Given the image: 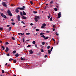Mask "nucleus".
Wrapping results in <instances>:
<instances>
[{"label": "nucleus", "mask_w": 76, "mask_h": 76, "mask_svg": "<svg viewBox=\"0 0 76 76\" xmlns=\"http://www.w3.org/2000/svg\"><path fill=\"white\" fill-rule=\"evenodd\" d=\"M33 13H34V14H36V13H37V12L34 11H33Z\"/></svg>", "instance_id": "23"}, {"label": "nucleus", "mask_w": 76, "mask_h": 76, "mask_svg": "<svg viewBox=\"0 0 76 76\" xmlns=\"http://www.w3.org/2000/svg\"><path fill=\"white\" fill-rule=\"evenodd\" d=\"M36 31H39V29H36Z\"/></svg>", "instance_id": "38"}, {"label": "nucleus", "mask_w": 76, "mask_h": 76, "mask_svg": "<svg viewBox=\"0 0 76 76\" xmlns=\"http://www.w3.org/2000/svg\"><path fill=\"white\" fill-rule=\"evenodd\" d=\"M58 16L57 19H58V18L59 19L61 17V12H59V13L58 14Z\"/></svg>", "instance_id": "6"}, {"label": "nucleus", "mask_w": 76, "mask_h": 76, "mask_svg": "<svg viewBox=\"0 0 76 76\" xmlns=\"http://www.w3.org/2000/svg\"><path fill=\"white\" fill-rule=\"evenodd\" d=\"M40 35H42L43 34L42 33H40Z\"/></svg>", "instance_id": "39"}, {"label": "nucleus", "mask_w": 76, "mask_h": 76, "mask_svg": "<svg viewBox=\"0 0 76 76\" xmlns=\"http://www.w3.org/2000/svg\"><path fill=\"white\" fill-rule=\"evenodd\" d=\"M12 60H13V59H12V58H10L9 60V61H12Z\"/></svg>", "instance_id": "15"}, {"label": "nucleus", "mask_w": 76, "mask_h": 76, "mask_svg": "<svg viewBox=\"0 0 76 76\" xmlns=\"http://www.w3.org/2000/svg\"><path fill=\"white\" fill-rule=\"evenodd\" d=\"M50 19H53V18L51 17L50 18Z\"/></svg>", "instance_id": "61"}, {"label": "nucleus", "mask_w": 76, "mask_h": 76, "mask_svg": "<svg viewBox=\"0 0 76 76\" xmlns=\"http://www.w3.org/2000/svg\"><path fill=\"white\" fill-rule=\"evenodd\" d=\"M7 63H6L5 64V66H7Z\"/></svg>", "instance_id": "59"}, {"label": "nucleus", "mask_w": 76, "mask_h": 76, "mask_svg": "<svg viewBox=\"0 0 76 76\" xmlns=\"http://www.w3.org/2000/svg\"><path fill=\"white\" fill-rule=\"evenodd\" d=\"M6 4V2H3L2 3V4L3 6L5 4Z\"/></svg>", "instance_id": "17"}, {"label": "nucleus", "mask_w": 76, "mask_h": 76, "mask_svg": "<svg viewBox=\"0 0 76 76\" xmlns=\"http://www.w3.org/2000/svg\"><path fill=\"white\" fill-rule=\"evenodd\" d=\"M35 43H36V42H35V41H34L32 42L33 44H35Z\"/></svg>", "instance_id": "26"}, {"label": "nucleus", "mask_w": 76, "mask_h": 76, "mask_svg": "<svg viewBox=\"0 0 76 76\" xmlns=\"http://www.w3.org/2000/svg\"><path fill=\"white\" fill-rule=\"evenodd\" d=\"M24 41H25V39L23 38V42H24Z\"/></svg>", "instance_id": "56"}, {"label": "nucleus", "mask_w": 76, "mask_h": 76, "mask_svg": "<svg viewBox=\"0 0 76 76\" xmlns=\"http://www.w3.org/2000/svg\"><path fill=\"white\" fill-rule=\"evenodd\" d=\"M12 39L13 40H15V38L13 37H12Z\"/></svg>", "instance_id": "35"}, {"label": "nucleus", "mask_w": 76, "mask_h": 76, "mask_svg": "<svg viewBox=\"0 0 76 76\" xmlns=\"http://www.w3.org/2000/svg\"><path fill=\"white\" fill-rule=\"evenodd\" d=\"M30 3H31V5H32V4H33L32 1H30Z\"/></svg>", "instance_id": "24"}, {"label": "nucleus", "mask_w": 76, "mask_h": 76, "mask_svg": "<svg viewBox=\"0 0 76 76\" xmlns=\"http://www.w3.org/2000/svg\"><path fill=\"white\" fill-rule=\"evenodd\" d=\"M25 8V7L24 6H23L22 7H18L17 8L15 9V12L16 13H19V11L18 9H19L20 10H24Z\"/></svg>", "instance_id": "1"}, {"label": "nucleus", "mask_w": 76, "mask_h": 76, "mask_svg": "<svg viewBox=\"0 0 76 76\" xmlns=\"http://www.w3.org/2000/svg\"><path fill=\"white\" fill-rule=\"evenodd\" d=\"M7 12L8 14L9 15V16H12V14L11 13V12H10V10H8V11H7Z\"/></svg>", "instance_id": "2"}, {"label": "nucleus", "mask_w": 76, "mask_h": 76, "mask_svg": "<svg viewBox=\"0 0 76 76\" xmlns=\"http://www.w3.org/2000/svg\"><path fill=\"white\" fill-rule=\"evenodd\" d=\"M3 6H4V7H7V5L5 4L3 5Z\"/></svg>", "instance_id": "29"}, {"label": "nucleus", "mask_w": 76, "mask_h": 76, "mask_svg": "<svg viewBox=\"0 0 76 76\" xmlns=\"http://www.w3.org/2000/svg\"><path fill=\"white\" fill-rule=\"evenodd\" d=\"M21 35H24V33H22V34H21Z\"/></svg>", "instance_id": "58"}, {"label": "nucleus", "mask_w": 76, "mask_h": 76, "mask_svg": "<svg viewBox=\"0 0 76 76\" xmlns=\"http://www.w3.org/2000/svg\"><path fill=\"white\" fill-rule=\"evenodd\" d=\"M31 47V45H28V46H27V47L28 48V47Z\"/></svg>", "instance_id": "46"}, {"label": "nucleus", "mask_w": 76, "mask_h": 76, "mask_svg": "<svg viewBox=\"0 0 76 76\" xmlns=\"http://www.w3.org/2000/svg\"><path fill=\"white\" fill-rule=\"evenodd\" d=\"M21 59L22 60H25V59H24L22 57L21 58Z\"/></svg>", "instance_id": "31"}, {"label": "nucleus", "mask_w": 76, "mask_h": 76, "mask_svg": "<svg viewBox=\"0 0 76 76\" xmlns=\"http://www.w3.org/2000/svg\"><path fill=\"white\" fill-rule=\"evenodd\" d=\"M20 15H21V16H23V13H22V12H20Z\"/></svg>", "instance_id": "14"}, {"label": "nucleus", "mask_w": 76, "mask_h": 76, "mask_svg": "<svg viewBox=\"0 0 76 76\" xmlns=\"http://www.w3.org/2000/svg\"><path fill=\"white\" fill-rule=\"evenodd\" d=\"M0 76H4V75H0Z\"/></svg>", "instance_id": "64"}, {"label": "nucleus", "mask_w": 76, "mask_h": 76, "mask_svg": "<svg viewBox=\"0 0 76 76\" xmlns=\"http://www.w3.org/2000/svg\"><path fill=\"white\" fill-rule=\"evenodd\" d=\"M13 6V4L11 5V6Z\"/></svg>", "instance_id": "62"}, {"label": "nucleus", "mask_w": 76, "mask_h": 76, "mask_svg": "<svg viewBox=\"0 0 76 76\" xmlns=\"http://www.w3.org/2000/svg\"><path fill=\"white\" fill-rule=\"evenodd\" d=\"M15 56V57H18V56H19V54H18V53H17L16 54Z\"/></svg>", "instance_id": "16"}, {"label": "nucleus", "mask_w": 76, "mask_h": 76, "mask_svg": "<svg viewBox=\"0 0 76 76\" xmlns=\"http://www.w3.org/2000/svg\"><path fill=\"white\" fill-rule=\"evenodd\" d=\"M48 56H47V55H45V58H46Z\"/></svg>", "instance_id": "40"}, {"label": "nucleus", "mask_w": 76, "mask_h": 76, "mask_svg": "<svg viewBox=\"0 0 76 76\" xmlns=\"http://www.w3.org/2000/svg\"><path fill=\"white\" fill-rule=\"evenodd\" d=\"M48 4H45V5L46 6H48Z\"/></svg>", "instance_id": "60"}, {"label": "nucleus", "mask_w": 76, "mask_h": 76, "mask_svg": "<svg viewBox=\"0 0 76 76\" xmlns=\"http://www.w3.org/2000/svg\"><path fill=\"white\" fill-rule=\"evenodd\" d=\"M41 52H42V53H43V52H44V50H43V49H42L41 50Z\"/></svg>", "instance_id": "45"}, {"label": "nucleus", "mask_w": 76, "mask_h": 76, "mask_svg": "<svg viewBox=\"0 0 76 76\" xmlns=\"http://www.w3.org/2000/svg\"><path fill=\"white\" fill-rule=\"evenodd\" d=\"M9 26H10V25H7V27H9Z\"/></svg>", "instance_id": "49"}, {"label": "nucleus", "mask_w": 76, "mask_h": 76, "mask_svg": "<svg viewBox=\"0 0 76 76\" xmlns=\"http://www.w3.org/2000/svg\"><path fill=\"white\" fill-rule=\"evenodd\" d=\"M29 53L30 54H32L33 53V51H32V50H30L29 51Z\"/></svg>", "instance_id": "8"}, {"label": "nucleus", "mask_w": 76, "mask_h": 76, "mask_svg": "<svg viewBox=\"0 0 76 76\" xmlns=\"http://www.w3.org/2000/svg\"><path fill=\"white\" fill-rule=\"evenodd\" d=\"M16 50H14V51H13L12 53L13 54H15V53H16Z\"/></svg>", "instance_id": "21"}, {"label": "nucleus", "mask_w": 76, "mask_h": 76, "mask_svg": "<svg viewBox=\"0 0 76 76\" xmlns=\"http://www.w3.org/2000/svg\"><path fill=\"white\" fill-rule=\"evenodd\" d=\"M30 25H31V26H32V25H34V24H33V23H31Z\"/></svg>", "instance_id": "44"}, {"label": "nucleus", "mask_w": 76, "mask_h": 76, "mask_svg": "<svg viewBox=\"0 0 76 76\" xmlns=\"http://www.w3.org/2000/svg\"><path fill=\"white\" fill-rule=\"evenodd\" d=\"M1 16H2V17H3V18H4L5 19H7V17H6V16L5 15H4L3 13H1Z\"/></svg>", "instance_id": "4"}, {"label": "nucleus", "mask_w": 76, "mask_h": 76, "mask_svg": "<svg viewBox=\"0 0 76 76\" xmlns=\"http://www.w3.org/2000/svg\"><path fill=\"white\" fill-rule=\"evenodd\" d=\"M11 21H12V22H13L14 21V20H13V19H12L11 20Z\"/></svg>", "instance_id": "53"}, {"label": "nucleus", "mask_w": 76, "mask_h": 76, "mask_svg": "<svg viewBox=\"0 0 76 76\" xmlns=\"http://www.w3.org/2000/svg\"><path fill=\"white\" fill-rule=\"evenodd\" d=\"M18 35H22V33H18Z\"/></svg>", "instance_id": "33"}, {"label": "nucleus", "mask_w": 76, "mask_h": 76, "mask_svg": "<svg viewBox=\"0 0 76 76\" xmlns=\"http://www.w3.org/2000/svg\"><path fill=\"white\" fill-rule=\"evenodd\" d=\"M11 28H12L11 27H9L8 28V30L9 31H10L11 30Z\"/></svg>", "instance_id": "22"}, {"label": "nucleus", "mask_w": 76, "mask_h": 76, "mask_svg": "<svg viewBox=\"0 0 76 76\" xmlns=\"http://www.w3.org/2000/svg\"><path fill=\"white\" fill-rule=\"evenodd\" d=\"M53 28H55V25H53Z\"/></svg>", "instance_id": "48"}, {"label": "nucleus", "mask_w": 76, "mask_h": 76, "mask_svg": "<svg viewBox=\"0 0 76 76\" xmlns=\"http://www.w3.org/2000/svg\"><path fill=\"white\" fill-rule=\"evenodd\" d=\"M18 19H20V16L18 15L17 17Z\"/></svg>", "instance_id": "18"}, {"label": "nucleus", "mask_w": 76, "mask_h": 76, "mask_svg": "<svg viewBox=\"0 0 76 76\" xmlns=\"http://www.w3.org/2000/svg\"><path fill=\"white\" fill-rule=\"evenodd\" d=\"M40 19V17L39 16H35L34 19Z\"/></svg>", "instance_id": "7"}, {"label": "nucleus", "mask_w": 76, "mask_h": 76, "mask_svg": "<svg viewBox=\"0 0 76 76\" xmlns=\"http://www.w3.org/2000/svg\"><path fill=\"white\" fill-rule=\"evenodd\" d=\"M54 10L56 12L57 11V8H54Z\"/></svg>", "instance_id": "27"}, {"label": "nucleus", "mask_w": 76, "mask_h": 76, "mask_svg": "<svg viewBox=\"0 0 76 76\" xmlns=\"http://www.w3.org/2000/svg\"><path fill=\"white\" fill-rule=\"evenodd\" d=\"M42 44L43 45H45V42H42Z\"/></svg>", "instance_id": "19"}, {"label": "nucleus", "mask_w": 76, "mask_h": 76, "mask_svg": "<svg viewBox=\"0 0 76 76\" xmlns=\"http://www.w3.org/2000/svg\"><path fill=\"white\" fill-rule=\"evenodd\" d=\"M22 16V18L23 19H26V17H25V16L23 15Z\"/></svg>", "instance_id": "11"}, {"label": "nucleus", "mask_w": 76, "mask_h": 76, "mask_svg": "<svg viewBox=\"0 0 76 76\" xmlns=\"http://www.w3.org/2000/svg\"><path fill=\"white\" fill-rule=\"evenodd\" d=\"M46 32H47V33H49V32H50V31H46Z\"/></svg>", "instance_id": "54"}, {"label": "nucleus", "mask_w": 76, "mask_h": 76, "mask_svg": "<svg viewBox=\"0 0 76 76\" xmlns=\"http://www.w3.org/2000/svg\"><path fill=\"white\" fill-rule=\"evenodd\" d=\"M21 23H23V24H25V23L23 21H22L21 22Z\"/></svg>", "instance_id": "34"}, {"label": "nucleus", "mask_w": 76, "mask_h": 76, "mask_svg": "<svg viewBox=\"0 0 76 76\" xmlns=\"http://www.w3.org/2000/svg\"><path fill=\"white\" fill-rule=\"evenodd\" d=\"M56 34L58 36V34L57 33V32L56 33Z\"/></svg>", "instance_id": "47"}, {"label": "nucleus", "mask_w": 76, "mask_h": 76, "mask_svg": "<svg viewBox=\"0 0 76 76\" xmlns=\"http://www.w3.org/2000/svg\"><path fill=\"white\" fill-rule=\"evenodd\" d=\"M52 40L54 42L55 41V39L53 38H52Z\"/></svg>", "instance_id": "52"}, {"label": "nucleus", "mask_w": 76, "mask_h": 76, "mask_svg": "<svg viewBox=\"0 0 76 76\" xmlns=\"http://www.w3.org/2000/svg\"><path fill=\"white\" fill-rule=\"evenodd\" d=\"M5 51L7 52L9 51V48H8V47L6 48V49L5 50Z\"/></svg>", "instance_id": "9"}, {"label": "nucleus", "mask_w": 76, "mask_h": 76, "mask_svg": "<svg viewBox=\"0 0 76 76\" xmlns=\"http://www.w3.org/2000/svg\"><path fill=\"white\" fill-rule=\"evenodd\" d=\"M47 25L45 23H44L42 25V26L41 27V28H42V29H44V28H45V26Z\"/></svg>", "instance_id": "3"}, {"label": "nucleus", "mask_w": 76, "mask_h": 76, "mask_svg": "<svg viewBox=\"0 0 76 76\" xmlns=\"http://www.w3.org/2000/svg\"><path fill=\"white\" fill-rule=\"evenodd\" d=\"M50 7H52V5H50Z\"/></svg>", "instance_id": "63"}, {"label": "nucleus", "mask_w": 76, "mask_h": 76, "mask_svg": "<svg viewBox=\"0 0 76 76\" xmlns=\"http://www.w3.org/2000/svg\"><path fill=\"white\" fill-rule=\"evenodd\" d=\"M48 54H50V53H51V51L50 50H48Z\"/></svg>", "instance_id": "32"}, {"label": "nucleus", "mask_w": 76, "mask_h": 76, "mask_svg": "<svg viewBox=\"0 0 76 76\" xmlns=\"http://www.w3.org/2000/svg\"><path fill=\"white\" fill-rule=\"evenodd\" d=\"M50 46H48L47 47L48 49H49V48H50Z\"/></svg>", "instance_id": "36"}, {"label": "nucleus", "mask_w": 76, "mask_h": 76, "mask_svg": "<svg viewBox=\"0 0 76 76\" xmlns=\"http://www.w3.org/2000/svg\"><path fill=\"white\" fill-rule=\"evenodd\" d=\"M53 47H52V48L50 49V51H52V50H53Z\"/></svg>", "instance_id": "42"}, {"label": "nucleus", "mask_w": 76, "mask_h": 76, "mask_svg": "<svg viewBox=\"0 0 76 76\" xmlns=\"http://www.w3.org/2000/svg\"><path fill=\"white\" fill-rule=\"evenodd\" d=\"M1 49H2V50H4V49H5V48L4 47V46H2Z\"/></svg>", "instance_id": "13"}, {"label": "nucleus", "mask_w": 76, "mask_h": 76, "mask_svg": "<svg viewBox=\"0 0 76 76\" xmlns=\"http://www.w3.org/2000/svg\"><path fill=\"white\" fill-rule=\"evenodd\" d=\"M38 20L37 19H35V22H38Z\"/></svg>", "instance_id": "43"}, {"label": "nucleus", "mask_w": 76, "mask_h": 76, "mask_svg": "<svg viewBox=\"0 0 76 76\" xmlns=\"http://www.w3.org/2000/svg\"><path fill=\"white\" fill-rule=\"evenodd\" d=\"M12 25H15V23H12Z\"/></svg>", "instance_id": "41"}, {"label": "nucleus", "mask_w": 76, "mask_h": 76, "mask_svg": "<svg viewBox=\"0 0 76 76\" xmlns=\"http://www.w3.org/2000/svg\"><path fill=\"white\" fill-rule=\"evenodd\" d=\"M4 70H2V73H4Z\"/></svg>", "instance_id": "30"}, {"label": "nucleus", "mask_w": 76, "mask_h": 76, "mask_svg": "<svg viewBox=\"0 0 76 76\" xmlns=\"http://www.w3.org/2000/svg\"><path fill=\"white\" fill-rule=\"evenodd\" d=\"M53 3V1H51V2H50V5L52 4Z\"/></svg>", "instance_id": "25"}, {"label": "nucleus", "mask_w": 76, "mask_h": 76, "mask_svg": "<svg viewBox=\"0 0 76 76\" xmlns=\"http://www.w3.org/2000/svg\"><path fill=\"white\" fill-rule=\"evenodd\" d=\"M13 61H14V63H16V60H15V59H13Z\"/></svg>", "instance_id": "20"}, {"label": "nucleus", "mask_w": 76, "mask_h": 76, "mask_svg": "<svg viewBox=\"0 0 76 76\" xmlns=\"http://www.w3.org/2000/svg\"><path fill=\"white\" fill-rule=\"evenodd\" d=\"M23 15H24V16H25L26 15V12H25L24 11H23Z\"/></svg>", "instance_id": "10"}, {"label": "nucleus", "mask_w": 76, "mask_h": 76, "mask_svg": "<svg viewBox=\"0 0 76 76\" xmlns=\"http://www.w3.org/2000/svg\"><path fill=\"white\" fill-rule=\"evenodd\" d=\"M48 13L49 14V16H48V19H50V16H51V15H50V12H48Z\"/></svg>", "instance_id": "12"}, {"label": "nucleus", "mask_w": 76, "mask_h": 76, "mask_svg": "<svg viewBox=\"0 0 76 76\" xmlns=\"http://www.w3.org/2000/svg\"><path fill=\"white\" fill-rule=\"evenodd\" d=\"M0 30H3V28H0Z\"/></svg>", "instance_id": "50"}, {"label": "nucleus", "mask_w": 76, "mask_h": 76, "mask_svg": "<svg viewBox=\"0 0 76 76\" xmlns=\"http://www.w3.org/2000/svg\"><path fill=\"white\" fill-rule=\"evenodd\" d=\"M42 37H43L44 39H47L48 38V37H45L44 35H42L41 36Z\"/></svg>", "instance_id": "5"}, {"label": "nucleus", "mask_w": 76, "mask_h": 76, "mask_svg": "<svg viewBox=\"0 0 76 76\" xmlns=\"http://www.w3.org/2000/svg\"><path fill=\"white\" fill-rule=\"evenodd\" d=\"M53 31H55V28H54L53 30Z\"/></svg>", "instance_id": "57"}, {"label": "nucleus", "mask_w": 76, "mask_h": 76, "mask_svg": "<svg viewBox=\"0 0 76 76\" xmlns=\"http://www.w3.org/2000/svg\"><path fill=\"white\" fill-rule=\"evenodd\" d=\"M26 35H30V33H26Z\"/></svg>", "instance_id": "28"}, {"label": "nucleus", "mask_w": 76, "mask_h": 76, "mask_svg": "<svg viewBox=\"0 0 76 76\" xmlns=\"http://www.w3.org/2000/svg\"><path fill=\"white\" fill-rule=\"evenodd\" d=\"M7 56H8V57H9V56H10V55H9V54H7Z\"/></svg>", "instance_id": "51"}, {"label": "nucleus", "mask_w": 76, "mask_h": 76, "mask_svg": "<svg viewBox=\"0 0 76 76\" xmlns=\"http://www.w3.org/2000/svg\"><path fill=\"white\" fill-rule=\"evenodd\" d=\"M35 47H36V48H37L38 46L36 45H35Z\"/></svg>", "instance_id": "55"}, {"label": "nucleus", "mask_w": 76, "mask_h": 76, "mask_svg": "<svg viewBox=\"0 0 76 76\" xmlns=\"http://www.w3.org/2000/svg\"><path fill=\"white\" fill-rule=\"evenodd\" d=\"M5 44L6 45H8V44H9V43L8 42H6V43H5Z\"/></svg>", "instance_id": "37"}]
</instances>
